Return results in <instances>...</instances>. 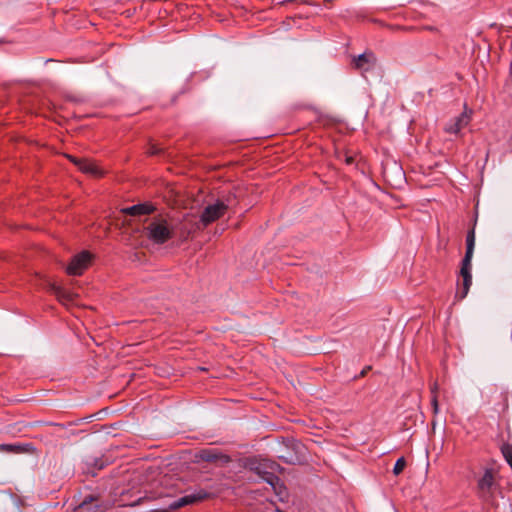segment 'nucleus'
Returning <instances> with one entry per match:
<instances>
[{
	"label": "nucleus",
	"instance_id": "nucleus-1",
	"mask_svg": "<svg viewBox=\"0 0 512 512\" xmlns=\"http://www.w3.org/2000/svg\"><path fill=\"white\" fill-rule=\"evenodd\" d=\"M143 231L147 239L154 244H164L177 237L176 222L163 216L151 218Z\"/></svg>",
	"mask_w": 512,
	"mask_h": 512
},
{
	"label": "nucleus",
	"instance_id": "nucleus-2",
	"mask_svg": "<svg viewBox=\"0 0 512 512\" xmlns=\"http://www.w3.org/2000/svg\"><path fill=\"white\" fill-rule=\"evenodd\" d=\"M177 238L186 240L191 234L205 228L200 221V217L186 215L182 221L176 222Z\"/></svg>",
	"mask_w": 512,
	"mask_h": 512
},
{
	"label": "nucleus",
	"instance_id": "nucleus-3",
	"mask_svg": "<svg viewBox=\"0 0 512 512\" xmlns=\"http://www.w3.org/2000/svg\"><path fill=\"white\" fill-rule=\"evenodd\" d=\"M215 496L214 493L208 492L205 489H197L193 493L185 495L172 503H170L168 507V512L172 510H177L181 507L191 505L200 501H203L205 499L213 498Z\"/></svg>",
	"mask_w": 512,
	"mask_h": 512
},
{
	"label": "nucleus",
	"instance_id": "nucleus-4",
	"mask_svg": "<svg viewBox=\"0 0 512 512\" xmlns=\"http://www.w3.org/2000/svg\"><path fill=\"white\" fill-rule=\"evenodd\" d=\"M228 209V206L223 201H216L213 204L207 205L200 215V221L207 227L220 217H222Z\"/></svg>",
	"mask_w": 512,
	"mask_h": 512
},
{
	"label": "nucleus",
	"instance_id": "nucleus-5",
	"mask_svg": "<svg viewBox=\"0 0 512 512\" xmlns=\"http://www.w3.org/2000/svg\"><path fill=\"white\" fill-rule=\"evenodd\" d=\"M91 258L92 255L88 251L75 255L66 268L67 273L74 276L81 275L88 268Z\"/></svg>",
	"mask_w": 512,
	"mask_h": 512
},
{
	"label": "nucleus",
	"instance_id": "nucleus-6",
	"mask_svg": "<svg viewBox=\"0 0 512 512\" xmlns=\"http://www.w3.org/2000/svg\"><path fill=\"white\" fill-rule=\"evenodd\" d=\"M195 457L199 461H204V462H209V463L227 464L231 461L230 456L222 453L217 448L201 449L196 453Z\"/></svg>",
	"mask_w": 512,
	"mask_h": 512
},
{
	"label": "nucleus",
	"instance_id": "nucleus-7",
	"mask_svg": "<svg viewBox=\"0 0 512 512\" xmlns=\"http://www.w3.org/2000/svg\"><path fill=\"white\" fill-rule=\"evenodd\" d=\"M280 466L269 460H260L252 465L251 470H253L259 477H261L266 483H268L269 476H277L276 472L279 470Z\"/></svg>",
	"mask_w": 512,
	"mask_h": 512
},
{
	"label": "nucleus",
	"instance_id": "nucleus-8",
	"mask_svg": "<svg viewBox=\"0 0 512 512\" xmlns=\"http://www.w3.org/2000/svg\"><path fill=\"white\" fill-rule=\"evenodd\" d=\"M71 162H73L80 171L89 174L94 177H100L103 175V170L92 160L86 158H76L74 156H68Z\"/></svg>",
	"mask_w": 512,
	"mask_h": 512
},
{
	"label": "nucleus",
	"instance_id": "nucleus-9",
	"mask_svg": "<svg viewBox=\"0 0 512 512\" xmlns=\"http://www.w3.org/2000/svg\"><path fill=\"white\" fill-rule=\"evenodd\" d=\"M377 59L373 52L366 51L353 59V65L357 70L368 72L376 65Z\"/></svg>",
	"mask_w": 512,
	"mask_h": 512
},
{
	"label": "nucleus",
	"instance_id": "nucleus-10",
	"mask_svg": "<svg viewBox=\"0 0 512 512\" xmlns=\"http://www.w3.org/2000/svg\"><path fill=\"white\" fill-rule=\"evenodd\" d=\"M472 111L465 109L458 117L451 123L447 124L445 131L450 134H458L463 128L468 126L471 120Z\"/></svg>",
	"mask_w": 512,
	"mask_h": 512
},
{
	"label": "nucleus",
	"instance_id": "nucleus-11",
	"mask_svg": "<svg viewBox=\"0 0 512 512\" xmlns=\"http://www.w3.org/2000/svg\"><path fill=\"white\" fill-rule=\"evenodd\" d=\"M154 206L149 203H140L122 209V212L131 216L148 215L154 211Z\"/></svg>",
	"mask_w": 512,
	"mask_h": 512
},
{
	"label": "nucleus",
	"instance_id": "nucleus-12",
	"mask_svg": "<svg viewBox=\"0 0 512 512\" xmlns=\"http://www.w3.org/2000/svg\"><path fill=\"white\" fill-rule=\"evenodd\" d=\"M268 484L272 487V490L277 495L280 501H285L288 498V492L286 486L280 480L278 476H269Z\"/></svg>",
	"mask_w": 512,
	"mask_h": 512
},
{
	"label": "nucleus",
	"instance_id": "nucleus-13",
	"mask_svg": "<svg viewBox=\"0 0 512 512\" xmlns=\"http://www.w3.org/2000/svg\"><path fill=\"white\" fill-rule=\"evenodd\" d=\"M494 486V476L493 471L491 469L485 470L483 476L478 481L479 490L483 494H488L491 492Z\"/></svg>",
	"mask_w": 512,
	"mask_h": 512
},
{
	"label": "nucleus",
	"instance_id": "nucleus-14",
	"mask_svg": "<svg viewBox=\"0 0 512 512\" xmlns=\"http://www.w3.org/2000/svg\"><path fill=\"white\" fill-rule=\"evenodd\" d=\"M462 277V287L456 292V298L464 299L472 285V274L460 275Z\"/></svg>",
	"mask_w": 512,
	"mask_h": 512
},
{
	"label": "nucleus",
	"instance_id": "nucleus-15",
	"mask_svg": "<svg viewBox=\"0 0 512 512\" xmlns=\"http://www.w3.org/2000/svg\"><path fill=\"white\" fill-rule=\"evenodd\" d=\"M472 258V253H465V256L461 262L460 275L472 274Z\"/></svg>",
	"mask_w": 512,
	"mask_h": 512
},
{
	"label": "nucleus",
	"instance_id": "nucleus-16",
	"mask_svg": "<svg viewBox=\"0 0 512 512\" xmlns=\"http://www.w3.org/2000/svg\"><path fill=\"white\" fill-rule=\"evenodd\" d=\"M92 500V497L89 500L85 499L78 507L79 512H101L98 506L93 507Z\"/></svg>",
	"mask_w": 512,
	"mask_h": 512
},
{
	"label": "nucleus",
	"instance_id": "nucleus-17",
	"mask_svg": "<svg viewBox=\"0 0 512 512\" xmlns=\"http://www.w3.org/2000/svg\"><path fill=\"white\" fill-rule=\"evenodd\" d=\"M475 248V229L472 228L468 231L466 236V252L465 253H474Z\"/></svg>",
	"mask_w": 512,
	"mask_h": 512
},
{
	"label": "nucleus",
	"instance_id": "nucleus-18",
	"mask_svg": "<svg viewBox=\"0 0 512 512\" xmlns=\"http://www.w3.org/2000/svg\"><path fill=\"white\" fill-rule=\"evenodd\" d=\"M436 390H437V384L435 383L431 389V393H432L431 405H432L434 414H437L439 412V404H438V400H437Z\"/></svg>",
	"mask_w": 512,
	"mask_h": 512
},
{
	"label": "nucleus",
	"instance_id": "nucleus-19",
	"mask_svg": "<svg viewBox=\"0 0 512 512\" xmlns=\"http://www.w3.org/2000/svg\"><path fill=\"white\" fill-rule=\"evenodd\" d=\"M405 466H406V461H405L404 457H400L399 459H397V461L394 465L393 473L395 475H399L404 470Z\"/></svg>",
	"mask_w": 512,
	"mask_h": 512
},
{
	"label": "nucleus",
	"instance_id": "nucleus-20",
	"mask_svg": "<svg viewBox=\"0 0 512 512\" xmlns=\"http://www.w3.org/2000/svg\"><path fill=\"white\" fill-rule=\"evenodd\" d=\"M0 451L15 452L18 451V447L10 444H0Z\"/></svg>",
	"mask_w": 512,
	"mask_h": 512
},
{
	"label": "nucleus",
	"instance_id": "nucleus-21",
	"mask_svg": "<svg viewBox=\"0 0 512 512\" xmlns=\"http://www.w3.org/2000/svg\"><path fill=\"white\" fill-rule=\"evenodd\" d=\"M149 154L151 155H157L161 152V149L157 148L156 146L152 145L150 148H149Z\"/></svg>",
	"mask_w": 512,
	"mask_h": 512
},
{
	"label": "nucleus",
	"instance_id": "nucleus-22",
	"mask_svg": "<svg viewBox=\"0 0 512 512\" xmlns=\"http://www.w3.org/2000/svg\"><path fill=\"white\" fill-rule=\"evenodd\" d=\"M345 161H346L347 164H352L353 163V157L347 156Z\"/></svg>",
	"mask_w": 512,
	"mask_h": 512
}]
</instances>
